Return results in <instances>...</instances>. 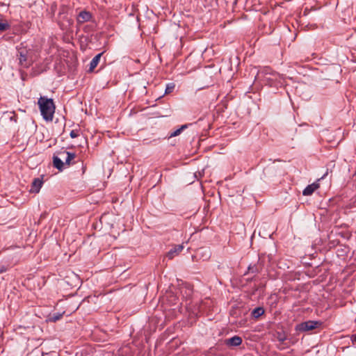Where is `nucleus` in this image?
<instances>
[{
    "instance_id": "dca6fc26",
    "label": "nucleus",
    "mask_w": 356,
    "mask_h": 356,
    "mask_svg": "<svg viewBox=\"0 0 356 356\" xmlns=\"http://www.w3.org/2000/svg\"><path fill=\"white\" fill-rule=\"evenodd\" d=\"M348 252V247L344 246L343 248H339L337 250V254L338 256L343 257L347 255Z\"/></svg>"
},
{
    "instance_id": "6e6552de",
    "label": "nucleus",
    "mask_w": 356,
    "mask_h": 356,
    "mask_svg": "<svg viewBox=\"0 0 356 356\" xmlns=\"http://www.w3.org/2000/svg\"><path fill=\"white\" fill-rule=\"evenodd\" d=\"M184 249L183 245H176L173 248L170 250L166 256L169 259H172L175 256L179 254Z\"/></svg>"
},
{
    "instance_id": "0eeeda50",
    "label": "nucleus",
    "mask_w": 356,
    "mask_h": 356,
    "mask_svg": "<svg viewBox=\"0 0 356 356\" xmlns=\"http://www.w3.org/2000/svg\"><path fill=\"white\" fill-rule=\"evenodd\" d=\"M61 156H66L65 158V164L70 166L72 163V161L76 158V154L67 152L66 150H62L58 152Z\"/></svg>"
},
{
    "instance_id": "39448f33",
    "label": "nucleus",
    "mask_w": 356,
    "mask_h": 356,
    "mask_svg": "<svg viewBox=\"0 0 356 356\" xmlns=\"http://www.w3.org/2000/svg\"><path fill=\"white\" fill-rule=\"evenodd\" d=\"M92 18V14L89 11L82 10L77 15L76 20L79 24L89 22Z\"/></svg>"
},
{
    "instance_id": "20e7f679",
    "label": "nucleus",
    "mask_w": 356,
    "mask_h": 356,
    "mask_svg": "<svg viewBox=\"0 0 356 356\" xmlns=\"http://www.w3.org/2000/svg\"><path fill=\"white\" fill-rule=\"evenodd\" d=\"M327 174L328 172L327 171L320 179L317 180V181L308 185L302 191V195L305 196L311 195L316 189L319 188L320 185L318 183V181H320L321 179H324L325 177L327 175Z\"/></svg>"
},
{
    "instance_id": "aec40b11",
    "label": "nucleus",
    "mask_w": 356,
    "mask_h": 356,
    "mask_svg": "<svg viewBox=\"0 0 356 356\" xmlns=\"http://www.w3.org/2000/svg\"><path fill=\"white\" fill-rule=\"evenodd\" d=\"M70 135L71 138H76L79 136L78 131L72 130Z\"/></svg>"
},
{
    "instance_id": "a211bd4d",
    "label": "nucleus",
    "mask_w": 356,
    "mask_h": 356,
    "mask_svg": "<svg viewBox=\"0 0 356 356\" xmlns=\"http://www.w3.org/2000/svg\"><path fill=\"white\" fill-rule=\"evenodd\" d=\"M175 87V83H168L166 86L165 90V94H170V93H171L174 90Z\"/></svg>"
},
{
    "instance_id": "9d476101",
    "label": "nucleus",
    "mask_w": 356,
    "mask_h": 356,
    "mask_svg": "<svg viewBox=\"0 0 356 356\" xmlns=\"http://www.w3.org/2000/svg\"><path fill=\"white\" fill-rule=\"evenodd\" d=\"M102 54L103 53H99L92 59L90 63L89 72H92L94 69L97 66Z\"/></svg>"
},
{
    "instance_id": "1a4fd4ad",
    "label": "nucleus",
    "mask_w": 356,
    "mask_h": 356,
    "mask_svg": "<svg viewBox=\"0 0 356 356\" xmlns=\"http://www.w3.org/2000/svg\"><path fill=\"white\" fill-rule=\"evenodd\" d=\"M242 338L238 336H234L225 340V343L228 346H238L242 343Z\"/></svg>"
},
{
    "instance_id": "412c9836",
    "label": "nucleus",
    "mask_w": 356,
    "mask_h": 356,
    "mask_svg": "<svg viewBox=\"0 0 356 356\" xmlns=\"http://www.w3.org/2000/svg\"><path fill=\"white\" fill-rule=\"evenodd\" d=\"M61 316H62L61 314L54 315L52 317H51V321L53 322H56V321H58L60 318Z\"/></svg>"
},
{
    "instance_id": "4be33fe9",
    "label": "nucleus",
    "mask_w": 356,
    "mask_h": 356,
    "mask_svg": "<svg viewBox=\"0 0 356 356\" xmlns=\"http://www.w3.org/2000/svg\"><path fill=\"white\" fill-rule=\"evenodd\" d=\"M10 120L11 121H14L15 122H17V117L15 115V113H12V115L10 117Z\"/></svg>"
},
{
    "instance_id": "2eb2a0df",
    "label": "nucleus",
    "mask_w": 356,
    "mask_h": 356,
    "mask_svg": "<svg viewBox=\"0 0 356 356\" xmlns=\"http://www.w3.org/2000/svg\"><path fill=\"white\" fill-rule=\"evenodd\" d=\"M261 270V268L257 265H250L248 268V272L251 273H258Z\"/></svg>"
},
{
    "instance_id": "f257e3e1",
    "label": "nucleus",
    "mask_w": 356,
    "mask_h": 356,
    "mask_svg": "<svg viewBox=\"0 0 356 356\" xmlns=\"http://www.w3.org/2000/svg\"><path fill=\"white\" fill-rule=\"evenodd\" d=\"M38 104L42 118L46 121H51L56 109L54 100L47 97H40Z\"/></svg>"
},
{
    "instance_id": "b1692460",
    "label": "nucleus",
    "mask_w": 356,
    "mask_h": 356,
    "mask_svg": "<svg viewBox=\"0 0 356 356\" xmlns=\"http://www.w3.org/2000/svg\"><path fill=\"white\" fill-rule=\"evenodd\" d=\"M351 340H352L353 343H356V334L352 335Z\"/></svg>"
},
{
    "instance_id": "ddd939ff",
    "label": "nucleus",
    "mask_w": 356,
    "mask_h": 356,
    "mask_svg": "<svg viewBox=\"0 0 356 356\" xmlns=\"http://www.w3.org/2000/svg\"><path fill=\"white\" fill-rule=\"evenodd\" d=\"M188 127V124H183L181 126L180 128L177 129V130L174 131L170 134V138L175 137L177 136H179L184 129H186Z\"/></svg>"
},
{
    "instance_id": "9b49d317",
    "label": "nucleus",
    "mask_w": 356,
    "mask_h": 356,
    "mask_svg": "<svg viewBox=\"0 0 356 356\" xmlns=\"http://www.w3.org/2000/svg\"><path fill=\"white\" fill-rule=\"evenodd\" d=\"M53 164L54 166L57 168L58 170L61 171L63 169L65 162H63L60 158L57 156H53Z\"/></svg>"
},
{
    "instance_id": "7ed1b4c3",
    "label": "nucleus",
    "mask_w": 356,
    "mask_h": 356,
    "mask_svg": "<svg viewBox=\"0 0 356 356\" xmlns=\"http://www.w3.org/2000/svg\"><path fill=\"white\" fill-rule=\"evenodd\" d=\"M322 324L321 322L317 321H307L305 322L297 324L295 330L298 332H307L318 327Z\"/></svg>"
},
{
    "instance_id": "423d86ee",
    "label": "nucleus",
    "mask_w": 356,
    "mask_h": 356,
    "mask_svg": "<svg viewBox=\"0 0 356 356\" xmlns=\"http://www.w3.org/2000/svg\"><path fill=\"white\" fill-rule=\"evenodd\" d=\"M43 184L42 178H35L31 184L30 192L38 193Z\"/></svg>"
},
{
    "instance_id": "4468645a",
    "label": "nucleus",
    "mask_w": 356,
    "mask_h": 356,
    "mask_svg": "<svg viewBox=\"0 0 356 356\" xmlns=\"http://www.w3.org/2000/svg\"><path fill=\"white\" fill-rule=\"evenodd\" d=\"M276 339L281 343L287 340V337L284 332H277L275 335Z\"/></svg>"
},
{
    "instance_id": "5701e85b",
    "label": "nucleus",
    "mask_w": 356,
    "mask_h": 356,
    "mask_svg": "<svg viewBox=\"0 0 356 356\" xmlns=\"http://www.w3.org/2000/svg\"><path fill=\"white\" fill-rule=\"evenodd\" d=\"M6 267H5L4 266H0V274L6 272Z\"/></svg>"
},
{
    "instance_id": "f3484780",
    "label": "nucleus",
    "mask_w": 356,
    "mask_h": 356,
    "mask_svg": "<svg viewBox=\"0 0 356 356\" xmlns=\"http://www.w3.org/2000/svg\"><path fill=\"white\" fill-rule=\"evenodd\" d=\"M276 167L275 165L272 164L270 165H268L266 168L264 170V173L265 175H270V172H273L275 170Z\"/></svg>"
},
{
    "instance_id": "f8f14e48",
    "label": "nucleus",
    "mask_w": 356,
    "mask_h": 356,
    "mask_svg": "<svg viewBox=\"0 0 356 356\" xmlns=\"http://www.w3.org/2000/svg\"><path fill=\"white\" fill-rule=\"evenodd\" d=\"M264 309L262 307H258L252 311L251 315L253 318L257 319L264 314Z\"/></svg>"
},
{
    "instance_id": "393cba45",
    "label": "nucleus",
    "mask_w": 356,
    "mask_h": 356,
    "mask_svg": "<svg viewBox=\"0 0 356 356\" xmlns=\"http://www.w3.org/2000/svg\"><path fill=\"white\" fill-rule=\"evenodd\" d=\"M204 254H205V259H209L210 257V254H209V251L206 250Z\"/></svg>"
},
{
    "instance_id": "6ab92c4d",
    "label": "nucleus",
    "mask_w": 356,
    "mask_h": 356,
    "mask_svg": "<svg viewBox=\"0 0 356 356\" xmlns=\"http://www.w3.org/2000/svg\"><path fill=\"white\" fill-rule=\"evenodd\" d=\"M10 27L9 24L6 22H0V31H4L8 29Z\"/></svg>"
},
{
    "instance_id": "f03ea898",
    "label": "nucleus",
    "mask_w": 356,
    "mask_h": 356,
    "mask_svg": "<svg viewBox=\"0 0 356 356\" xmlns=\"http://www.w3.org/2000/svg\"><path fill=\"white\" fill-rule=\"evenodd\" d=\"M33 52L31 49L21 45L17 48V57L19 59V64L23 67L28 68L33 62Z\"/></svg>"
}]
</instances>
